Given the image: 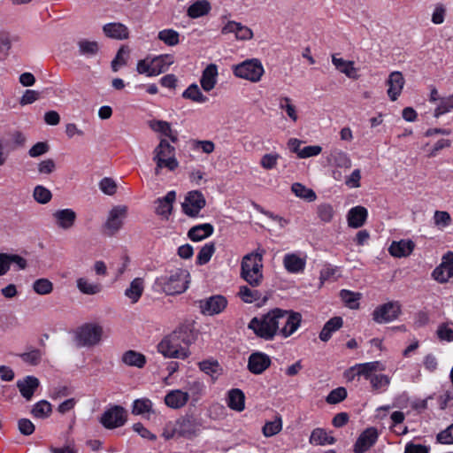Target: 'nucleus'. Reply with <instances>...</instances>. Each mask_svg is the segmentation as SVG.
<instances>
[{
  "label": "nucleus",
  "mask_w": 453,
  "mask_h": 453,
  "mask_svg": "<svg viewBox=\"0 0 453 453\" xmlns=\"http://www.w3.org/2000/svg\"><path fill=\"white\" fill-rule=\"evenodd\" d=\"M305 265V258L296 253L286 254L283 257L284 268L290 273H302Z\"/></svg>",
  "instance_id": "412c9836"
},
{
  "label": "nucleus",
  "mask_w": 453,
  "mask_h": 453,
  "mask_svg": "<svg viewBox=\"0 0 453 453\" xmlns=\"http://www.w3.org/2000/svg\"><path fill=\"white\" fill-rule=\"evenodd\" d=\"M103 31L107 37L115 40H124L129 36L127 27L121 23L106 24L103 27Z\"/></svg>",
  "instance_id": "393cba45"
},
{
  "label": "nucleus",
  "mask_w": 453,
  "mask_h": 453,
  "mask_svg": "<svg viewBox=\"0 0 453 453\" xmlns=\"http://www.w3.org/2000/svg\"><path fill=\"white\" fill-rule=\"evenodd\" d=\"M451 110H453V94L440 98V104L434 110V116L439 118L441 115L449 112Z\"/></svg>",
  "instance_id": "09e8293b"
},
{
  "label": "nucleus",
  "mask_w": 453,
  "mask_h": 453,
  "mask_svg": "<svg viewBox=\"0 0 453 453\" xmlns=\"http://www.w3.org/2000/svg\"><path fill=\"white\" fill-rule=\"evenodd\" d=\"M129 57V49L126 46L120 47L118 50L115 58L111 61V69L113 72H117L119 67L124 66L127 63Z\"/></svg>",
  "instance_id": "49530a36"
},
{
  "label": "nucleus",
  "mask_w": 453,
  "mask_h": 453,
  "mask_svg": "<svg viewBox=\"0 0 453 453\" xmlns=\"http://www.w3.org/2000/svg\"><path fill=\"white\" fill-rule=\"evenodd\" d=\"M34 197L40 203H47L51 199V193L42 186H36L34 190Z\"/></svg>",
  "instance_id": "680f3d73"
},
{
  "label": "nucleus",
  "mask_w": 453,
  "mask_h": 453,
  "mask_svg": "<svg viewBox=\"0 0 453 453\" xmlns=\"http://www.w3.org/2000/svg\"><path fill=\"white\" fill-rule=\"evenodd\" d=\"M77 46L79 54L87 58L96 56L100 49L99 43L96 41H89L88 39H80L77 42Z\"/></svg>",
  "instance_id": "7c9ffc66"
},
{
  "label": "nucleus",
  "mask_w": 453,
  "mask_h": 453,
  "mask_svg": "<svg viewBox=\"0 0 453 453\" xmlns=\"http://www.w3.org/2000/svg\"><path fill=\"white\" fill-rule=\"evenodd\" d=\"M100 189L108 196H112L117 191V184L111 178H104L99 183Z\"/></svg>",
  "instance_id": "e2e57ef3"
},
{
  "label": "nucleus",
  "mask_w": 453,
  "mask_h": 453,
  "mask_svg": "<svg viewBox=\"0 0 453 453\" xmlns=\"http://www.w3.org/2000/svg\"><path fill=\"white\" fill-rule=\"evenodd\" d=\"M176 198L175 191H169L165 196L157 198L155 202L157 204L155 212L158 216L168 219L173 211V203Z\"/></svg>",
  "instance_id": "aec40b11"
},
{
  "label": "nucleus",
  "mask_w": 453,
  "mask_h": 453,
  "mask_svg": "<svg viewBox=\"0 0 453 453\" xmlns=\"http://www.w3.org/2000/svg\"><path fill=\"white\" fill-rule=\"evenodd\" d=\"M310 442L315 445L334 444L335 439L332 436H328L325 430L316 428L311 434Z\"/></svg>",
  "instance_id": "ea45409f"
},
{
  "label": "nucleus",
  "mask_w": 453,
  "mask_h": 453,
  "mask_svg": "<svg viewBox=\"0 0 453 453\" xmlns=\"http://www.w3.org/2000/svg\"><path fill=\"white\" fill-rule=\"evenodd\" d=\"M126 421L127 411L119 405H114L105 411L100 418L102 425L108 429L122 426Z\"/></svg>",
  "instance_id": "9d476101"
},
{
  "label": "nucleus",
  "mask_w": 453,
  "mask_h": 453,
  "mask_svg": "<svg viewBox=\"0 0 453 453\" xmlns=\"http://www.w3.org/2000/svg\"><path fill=\"white\" fill-rule=\"evenodd\" d=\"M149 127L155 132H159L164 135L170 138L173 142H177V135L173 133L171 126L168 122L164 120H150Z\"/></svg>",
  "instance_id": "e433bc0d"
},
{
  "label": "nucleus",
  "mask_w": 453,
  "mask_h": 453,
  "mask_svg": "<svg viewBox=\"0 0 453 453\" xmlns=\"http://www.w3.org/2000/svg\"><path fill=\"white\" fill-rule=\"evenodd\" d=\"M282 429V421L281 418L277 417L273 421H268L263 426V434L265 437H271L278 433Z\"/></svg>",
  "instance_id": "de8ad7c7"
},
{
  "label": "nucleus",
  "mask_w": 453,
  "mask_h": 453,
  "mask_svg": "<svg viewBox=\"0 0 453 453\" xmlns=\"http://www.w3.org/2000/svg\"><path fill=\"white\" fill-rule=\"evenodd\" d=\"M401 306L397 302H388L378 306L372 312V319L376 323H388L398 318Z\"/></svg>",
  "instance_id": "9b49d317"
},
{
  "label": "nucleus",
  "mask_w": 453,
  "mask_h": 453,
  "mask_svg": "<svg viewBox=\"0 0 453 453\" xmlns=\"http://www.w3.org/2000/svg\"><path fill=\"white\" fill-rule=\"evenodd\" d=\"M434 224L438 226L445 227L451 222V217L449 212L443 211H436L434 212Z\"/></svg>",
  "instance_id": "338daca9"
},
{
  "label": "nucleus",
  "mask_w": 453,
  "mask_h": 453,
  "mask_svg": "<svg viewBox=\"0 0 453 453\" xmlns=\"http://www.w3.org/2000/svg\"><path fill=\"white\" fill-rule=\"evenodd\" d=\"M213 226L209 223L195 226L188 233V237L195 242L202 241L213 233Z\"/></svg>",
  "instance_id": "c756f323"
},
{
  "label": "nucleus",
  "mask_w": 453,
  "mask_h": 453,
  "mask_svg": "<svg viewBox=\"0 0 453 453\" xmlns=\"http://www.w3.org/2000/svg\"><path fill=\"white\" fill-rule=\"evenodd\" d=\"M385 370V365L379 361L364 363L355 365L351 368V371H356L357 375H362L366 380H370L371 377H373L372 372H382Z\"/></svg>",
  "instance_id": "b1692460"
},
{
  "label": "nucleus",
  "mask_w": 453,
  "mask_h": 453,
  "mask_svg": "<svg viewBox=\"0 0 453 453\" xmlns=\"http://www.w3.org/2000/svg\"><path fill=\"white\" fill-rule=\"evenodd\" d=\"M33 289L38 295H49L53 290V284L50 280L42 278L34 282Z\"/></svg>",
  "instance_id": "8fccbe9b"
},
{
  "label": "nucleus",
  "mask_w": 453,
  "mask_h": 453,
  "mask_svg": "<svg viewBox=\"0 0 453 453\" xmlns=\"http://www.w3.org/2000/svg\"><path fill=\"white\" fill-rule=\"evenodd\" d=\"M22 360L29 365H37L42 358V352L37 349H34L28 352L20 355Z\"/></svg>",
  "instance_id": "052dcab7"
},
{
  "label": "nucleus",
  "mask_w": 453,
  "mask_h": 453,
  "mask_svg": "<svg viewBox=\"0 0 453 453\" xmlns=\"http://www.w3.org/2000/svg\"><path fill=\"white\" fill-rule=\"evenodd\" d=\"M276 314L273 310L260 319L253 318L249 324V328L265 340L273 339L277 334Z\"/></svg>",
  "instance_id": "423d86ee"
},
{
  "label": "nucleus",
  "mask_w": 453,
  "mask_h": 453,
  "mask_svg": "<svg viewBox=\"0 0 453 453\" xmlns=\"http://www.w3.org/2000/svg\"><path fill=\"white\" fill-rule=\"evenodd\" d=\"M340 296L342 301L351 309H357L358 307V300L361 295L359 293H354L349 290L343 289L341 291Z\"/></svg>",
  "instance_id": "603ef678"
},
{
  "label": "nucleus",
  "mask_w": 453,
  "mask_h": 453,
  "mask_svg": "<svg viewBox=\"0 0 453 453\" xmlns=\"http://www.w3.org/2000/svg\"><path fill=\"white\" fill-rule=\"evenodd\" d=\"M233 72L238 78L257 82L261 80L265 70L259 59L250 58L234 65Z\"/></svg>",
  "instance_id": "0eeeda50"
},
{
  "label": "nucleus",
  "mask_w": 453,
  "mask_h": 453,
  "mask_svg": "<svg viewBox=\"0 0 453 453\" xmlns=\"http://www.w3.org/2000/svg\"><path fill=\"white\" fill-rule=\"evenodd\" d=\"M195 341L191 327L182 325L165 336L157 345L158 352L168 358H187L190 352L188 347Z\"/></svg>",
  "instance_id": "f03ea898"
},
{
  "label": "nucleus",
  "mask_w": 453,
  "mask_h": 453,
  "mask_svg": "<svg viewBox=\"0 0 453 453\" xmlns=\"http://www.w3.org/2000/svg\"><path fill=\"white\" fill-rule=\"evenodd\" d=\"M446 6L443 4H436L434 5L433 14H432V22L434 25H441L444 22L445 15H446Z\"/></svg>",
  "instance_id": "13d9d810"
},
{
  "label": "nucleus",
  "mask_w": 453,
  "mask_h": 453,
  "mask_svg": "<svg viewBox=\"0 0 453 453\" xmlns=\"http://www.w3.org/2000/svg\"><path fill=\"white\" fill-rule=\"evenodd\" d=\"M144 290V280L142 278L134 279L129 287L125 290V296L131 300L132 303L138 302Z\"/></svg>",
  "instance_id": "cd10ccee"
},
{
  "label": "nucleus",
  "mask_w": 453,
  "mask_h": 453,
  "mask_svg": "<svg viewBox=\"0 0 453 453\" xmlns=\"http://www.w3.org/2000/svg\"><path fill=\"white\" fill-rule=\"evenodd\" d=\"M152 411V403L149 399H137L134 402L132 412L135 415H142Z\"/></svg>",
  "instance_id": "3c124183"
},
{
  "label": "nucleus",
  "mask_w": 453,
  "mask_h": 453,
  "mask_svg": "<svg viewBox=\"0 0 453 453\" xmlns=\"http://www.w3.org/2000/svg\"><path fill=\"white\" fill-rule=\"evenodd\" d=\"M174 63V58L172 55H161L152 59V66L154 70V75H159L160 73H165L170 65Z\"/></svg>",
  "instance_id": "72a5a7b5"
},
{
  "label": "nucleus",
  "mask_w": 453,
  "mask_h": 453,
  "mask_svg": "<svg viewBox=\"0 0 453 453\" xmlns=\"http://www.w3.org/2000/svg\"><path fill=\"white\" fill-rule=\"evenodd\" d=\"M245 395L241 389L234 388L228 392L227 404L232 410L242 411L244 410Z\"/></svg>",
  "instance_id": "f704fd0d"
},
{
  "label": "nucleus",
  "mask_w": 453,
  "mask_h": 453,
  "mask_svg": "<svg viewBox=\"0 0 453 453\" xmlns=\"http://www.w3.org/2000/svg\"><path fill=\"white\" fill-rule=\"evenodd\" d=\"M291 190L296 196L303 198L310 202L314 201L316 199L315 192L299 182L294 183L291 187Z\"/></svg>",
  "instance_id": "c03bdc74"
},
{
  "label": "nucleus",
  "mask_w": 453,
  "mask_h": 453,
  "mask_svg": "<svg viewBox=\"0 0 453 453\" xmlns=\"http://www.w3.org/2000/svg\"><path fill=\"white\" fill-rule=\"evenodd\" d=\"M122 362L129 366L142 368L146 363L144 355L134 350H127L122 356Z\"/></svg>",
  "instance_id": "c9c22d12"
},
{
  "label": "nucleus",
  "mask_w": 453,
  "mask_h": 453,
  "mask_svg": "<svg viewBox=\"0 0 453 453\" xmlns=\"http://www.w3.org/2000/svg\"><path fill=\"white\" fill-rule=\"evenodd\" d=\"M199 426L190 418L183 417L174 423V431L177 432L178 436L191 438L197 434Z\"/></svg>",
  "instance_id": "dca6fc26"
},
{
  "label": "nucleus",
  "mask_w": 453,
  "mask_h": 453,
  "mask_svg": "<svg viewBox=\"0 0 453 453\" xmlns=\"http://www.w3.org/2000/svg\"><path fill=\"white\" fill-rule=\"evenodd\" d=\"M180 35L173 29H164L157 35V38L168 46H175L179 43Z\"/></svg>",
  "instance_id": "a18cd8bd"
},
{
  "label": "nucleus",
  "mask_w": 453,
  "mask_h": 453,
  "mask_svg": "<svg viewBox=\"0 0 453 453\" xmlns=\"http://www.w3.org/2000/svg\"><path fill=\"white\" fill-rule=\"evenodd\" d=\"M415 244L411 240H401L399 242H393L388 248V252L395 257H409L413 250Z\"/></svg>",
  "instance_id": "4be33fe9"
},
{
  "label": "nucleus",
  "mask_w": 453,
  "mask_h": 453,
  "mask_svg": "<svg viewBox=\"0 0 453 453\" xmlns=\"http://www.w3.org/2000/svg\"><path fill=\"white\" fill-rule=\"evenodd\" d=\"M342 326V319L341 317H334L330 319L323 326L319 339L322 342H327L334 332L340 329Z\"/></svg>",
  "instance_id": "473e14b6"
},
{
  "label": "nucleus",
  "mask_w": 453,
  "mask_h": 453,
  "mask_svg": "<svg viewBox=\"0 0 453 453\" xmlns=\"http://www.w3.org/2000/svg\"><path fill=\"white\" fill-rule=\"evenodd\" d=\"M367 218V210L363 206H356L348 213V224L353 228L361 227Z\"/></svg>",
  "instance_id": "bb28decb"
},
{
  "label": "nucleus",
  "mask_w": 453,
  "mask_h": 453,
  "mask_svg": "<svg viewBox=\"0 0 453 453\" xmlns=\"http://www.w3.org/2000/svg\"><path fill=\"white\" fill-rule=\"evenodd\" d=\"M404 82L402 73L393 72L389 74L387 81V85L388 86V95L392 101H395L398 98L403 88Z\"/></svg>",
  "instance_id": "6ab92c4d"
},
{
  "label": "nucleus",
  "mask_w": 453,
  "mask_h": 453,
  "mask_svg": "<svg viewBox=\"0 0 453 453\" xmlns=\"http://www.w3.org/2000/svg\"><path fill=\"white\" fill-rule=\"evenodd\" d=\"M205 198L203 195L197 190L190 191L182 203L184 213L189 217H196L199 214L201 209L205 206Z\"/></svg>",
  "instance_id": "f8f14e48"
},
{
  "label": "nucleus",
  "mask_w": 453,
  "mask_h": 453,
  "mask_svg": "<svg viewBox=\"0 0 453 453\" xmlns=\"http://www.w3.org/2000/svg\"><path fill=\"white\" fill-rule=\"evenodd\" d=\"M317 213L324 222H330L334 217V209L329 203H321L318 206Z\"/></svg>",
  "instance_id": "4d7b16f0"
},
{
  "label": "nucleus",
  "mask_w": 453,
  "mask_h": 453,
  "mask_svg": "<svg viewBox=\"0 0 453 453\" xmlns=\"http://www.w3.org/2000/svg\"><path fill=\"white\" fill-rule=\"evenodd\" d=\"M328 161L334 166L349 169L351 167V159L349 155L341 150H333L328 157Z\"/></svg>",
  "instance_id": "2f4dec72"
},
{
  "label": "nucleus",
  "mask_w": 453,
  "mask_h": 453,
  "mask_svg": "<svg viewBox=\"0 0 453 453\" xmlns=\"http://www.w3.org/2000/svg\"><path fill=\"white\" fill-rule=\"evenodd\" d=\"M370 383L373 390H379L388 387L390 384V379L385 374H374L370 378Z\"/></svg>",
  "instance_id": "bf43d9fd"
},
{
  "label": "nucleus",
  "mask_w": 453,
  "mask_h": 453,
  "mask_svg": "<svg viewBox=\"0 0 453 453\" xmlns=\"http://www.w3.org/2000/svg\"><path fill=\"white\" fill-rule=\"evenodd\" d=\"M200 369L210 375L213 380L221 373V367L217 361L205 360L199 363Z\"/></svg>",
  "instance_id": "37998d69"
},
{
  "label": "nucleus",
  "mask_w": 453,
  "mask_h": 453,
  "mask_svg": "<svg viewBox=\"0 0 453 453\" xmlns=\"http://www.w3.org/2000/svg\"><path fill=\"white\" fill-rule=\"evenodd\" d=\"M51 404L46 400H42L36 403L31 411L32 415L37 418H46L51 414Z\"/></svg>",
  "instance_id": "79ce46f5"
},
{
  "label": "nucleus",
  "mask_w": 453,
  "mask_h": 453,
  "mask_svg": "<svg viewBox=\"0 0 453 453\" xmlns=\"http://www.w3.org/2000/svg\"><path fill=\"white\" fill-rule=\"evenodd\" d=\"M189 273L181 269L172 272L169 275L161 276L157 279L156 283L167 295H177L183 293L188 285Z\"/></svg>",
  "instance_id": "39448f33"
},
{
  "label": "nucleus",
  "mask_w": 453,
  "mask_h": 453,
  "mask_svg": "<svg viewBox=\"0 0 453 453\" xmlns=\"http://www.w3.org/2000/svg\"><path fill=\"white\" fill-rule=\"evenodd\" d=\"M347 397V390L345 388L340 387L332 390L326 396V401L329 404H336L343 401Z\"/></svg>",
  "instance_id": "6e6d98bb"
},
{
  "label": "nucleus",
  "mask_w": 453,
  "mask_h": 453,
  "mask_svg": "<svg viewBox=\"0 0 453 453\" xmlns=\"http://www.w3.org/2000/svg\"><path fill=\"white\" fill-rule=\"evenodd\" d=\"M280 157V156L278 153H266L262 156L260 165L265 170H272L277 165Z\"/></svg>",
  "instance_id": "5fc2aeb1"
},
{
  "label": "nucleus",
  "mask_w": 453,
  "mask_h": 453,
  "mask_svg": "<svg viewBox=\"0 0 453 453\" xmlns=\"http://www.w3.org/2000/svg\"><path fill=\"white\" fill-rule=\"evenodd\" d=\"M210 10L211 4L207 0H199L188 7V15L190 18L196 19L207 14Z\"/></svg>",
  "instance_id": "58836bf2"
},
{
  "label": "nucleus",
  "mask_w": 453,
  "mask_h": 453,
  "mask_svg": "<svg viewBox=\"0 0 453 453\" xmlns=\"http://www.w3.org/2000/svg\"><path fill=\"white\" fill-rule=\"evenodd\" d=\"M218 66L215 64L208 65L203 71L200 83L206 92L212 90L217 83Z\"/></svg>",
  "instance_id": "5701e85b"
},
{
  "label": "nucleus",
  "mask_w": 453,
  "mask_h": 453,
  "mask_svg": "<svg viewBox=\"0 0 453 453\" xmlns=\"http://www.w3.org/2000/svg\"><path fill=\"white\" fill-rule=\"evenodd\" d=\"M186 99L193 102L203 104L208 101V97L204 96L196 84H191L182 94Z\"/></svg>",
  "instance_id": "a19ab883"
},
{
  "label": "nucleus",
  "mask_w": 453,
  "mask_h": 453,
  "mask_svg": "<svg viewBox=\"0 0 453 453\" xmlns=\"http://www.w3.org/2000/svg\"><path fill=\"white\" fill-rule=\"evenodd\" d=\"M332 62L339 72L344 73L349 78L357 79V70L354 67V62L337 58L336 55L332 56Z\"/></svg>",
  "instance_id": "c85d7f7f"
},
{
  "label": "nucleus",
  "mask_w": 453,
  "mask_h": 453,
  "mask_svg": "<svg viewBox=\"0 0 453 453\" xmlns=\"http://www.w3.org/2000/svg\"><path fill=\"white\" fill-rule=\"evenodd\" d=\"M276 312L277 333L282 336L288 337L299 327L301 323V314L291 312L281 309H274Z\"/></svg>",
  "instance_id": "6e6552de"
},
{
  "label": "nucleus",
  "mask_w": 453,
  "mask_h": 453,
  "mask_svg": "<svg viewBox=\"0 0 453 453\" xmlns=\"http://www.w3.org/2000/svg\"><path fill=\"white\" fill-rule=\"evenodd\" d=\"M77 288L85 295H96L102 291V286L99 283L90 282L86 278H79L76 280Z\"/></svg>",
  "instance_id": "4c0bfd02"
},
{
  "label": "nucleus",
  "mask_w": 453,
  "mask_h": 453,
  "mask_svg": "<svg viewBox=\"0 0 453 453\" xmlns=\"http://www.w3.org/2000/svg\"><path fill=\"white\" fill-rule=\"evenodd\" d=\"M26 136L19 131H14L11 134V144L10 150H15L17 149L24 147L26 143Z\"/></svg>",
  "instance_id": "0e129e2a"
},
{
  "label": "nucleus",
  "mask_w": 453,
  "mask_h": 453,
  "mask_svg": "<svg viewBox=\"0 0 453 453\" xmlns=\"http://www.w3.org/2000/svg\"><path fill=\"white\" fill-rule=\"evenodd\" d=\"M188 398L189 395L187 392L173 390L165 395V403L170 408L179 409L187 403Z\"/></svg>",
  "instance_id": "a878e982"
},
{
  "label": "nucleus",
  "mask_w": 453,
  "mask_h": 453,
  "mask_svg": "<svg viewBox=\"0 0 453 453\" xmlns=\"http://www.w3.org/2000/svg\"><path fill=\"white\" fill-rule=\"evenodd\" d=\"M215 252V245L214 243H207L205 244L199 251L197 255V264L198 265H205L207 264L213 253Z\"/></svg>",
  "instance_id": "864d4df0"
},
{
  "label": "nucleus",
  "mask_w": 453,
  "mask_h": 453,
  "mask_svg": "<svg viewBox=\"0 0 453 453\" xmlns=\"http://www.w3.org/2000/svg\"><path fill=\"white\" fill-rule=\"evenodd\" d=\"M20 395L27 400L30 401L40 386L39 380L35 376H26L22 380H19L16 383Z\"/></svg>",
  "instance_id": "a211bd4d"
},
{
  "label": "nucleus",
  "mask_w": 453,
  "mask_h": 453,
  "mask_svg": "<svg viewBox=\"0 0 453 453\" xmlns=\"http://www.w3.org/2000/svg\"><path fill=\"white\" fill-rule=\"evenodd\" d=\"M378 431L374 427L365 429L357 438L354 451L356 453H364L367 451L377 441Z\"/></svg>",
  "instance_id": "2eb2a0df"
},
{
  "label": "nucleus",
  "mask_w": 453,
  "mask_h": 453,
  "mask_svg": "<svg viewBox=\"0 0 453 453\" xmlns=\"http://www.w3.org/2000/svg\"><path fill=\"white\" fill-rule=\"evenodd\" d=\"M437 441L443 444L453 443V424L437 434Z\"/></svg>",
  "instance_id": "774afa93"
},
{
  "label": "nucleus",
  "mask_w": 453,
  "mask_h": 453,
  "mask_svg": "<svg viewBox=\"0 0 453 453\" xmlns=\"http://www.w3.org/2000/svg\"><path fill=\"white\" fill-rule=\"evenodd\" d=\"M50 150V146L45 142H39L35 143L29 150L28 155L31 157H40L45 153H47Z\"/></svg>",
  "instance_id": "69168bd1"
},
{
  "label": "nucleus",
  "mask_w": 453,
  "mask_h": 453,
  "mask_svg": "<svg viewBox=\"0 0 453 453\" xmlns=\"http://www.w3.org/2000/svg\"><path fill=\"white\" fill-rule=\"evenodd\" d=\"M264 250L257 248L256 251L245 255L241 263V277L250 285L239 288L238 296L247 303L261 299L262 294L255 288L263 280V255Z\"/></svg>",
  "instance_id": "f257e3e1"
},
{
  "label": "nucleus",
  "mask_w": 453,
  "mask_h": 453,
  "mask_svg": "<svg viewBox=\"0 0 453 453\" xmlns=\"http://www.w3.org/2000/svg\"><path fill=\"white\" fill-rule=\"evenodd\" d=\"M103 334L104 329L100 325L86 323L74 331L73 341L78 348H93L101 342Z\"/></svg>",
  "instance_id": "20e7f679"
},
{
  "label": "nucleus",
  "mask_w": 453,
  "mask_h": 453,
  "mask_svg": "<svg viewBox=\"0 0 453 453\" xmlns=\"http://www.w3.org/2000/svg\"><path fill=\"white\" fill-rule=\"evenodd\" d=\"M127 213V207L126 205L112 207L104 226L106 234L112 236L122 227Z\"/></svg>",
  "instance_id": "1a4fd4ad"
},
{
  "label": "nucleus",
  "mask_w": 453,
  "mask_h": 453,
  "mask_svg": "<svg viewBox=\"0 0 453 453\" xmlns=\"http://www.w3.org/2000/svg\"><path fill=\"white\" fill-rule=\"evenodd\" d=\"M271 365V358L263 352L250 354L248 360V369L253 374H261Z\"/></svg>",
  "instance_id": "4468645a"
},
{
  "label": "nucleus",
  "mask_w": 453,
  "mask_h": 453,
  "mask_svg": "<svg viewBox=\"0 0 453 453\" xmlns=\"http://www.w3.org/2000/svg\"><path fill=\"white\" fill-rule=\"evenodd\" d=\"M52 217L55 224L63 230H68L74 226L77 215L72 209H61L56 211Z\"/></svg>",
  "instance_id": "f3484780"
},
{
  "label": "nucleus",
  "mask_w": 453,
  "mask_h": 453,
  "mask_svg": "<svg viewBox=\"0 0 453 453\" xmlns=\"http://www.w3.org/2000/svg\"><path fill=\"white\" fill-rule=\"evenodd\" d=\"M198 303L201 312L208 316L220 313L227 305L226 297L220 295L200 300Z\"/></svg>",
  "instance_id": "ddd939ff"
},
{
  "label": "nucleus",
  "mask_w": 453,
  "mask_h": 453,
  "mask_svg": "<svg viewBox=\"0 0 453 453\" xmlns=\"http://www.w3.org/2000/svg\"><path fill=\"white\" fill-rule=\"evenodd\" d=\"M153 161L156 164L155 174L157 176L162 174L164 168L173 172L179 166V162L175 157V148L165 139H162L154 149Z\"/></svg>",
  "instance_id": "7ed1b4c3"
}]
</instances>
